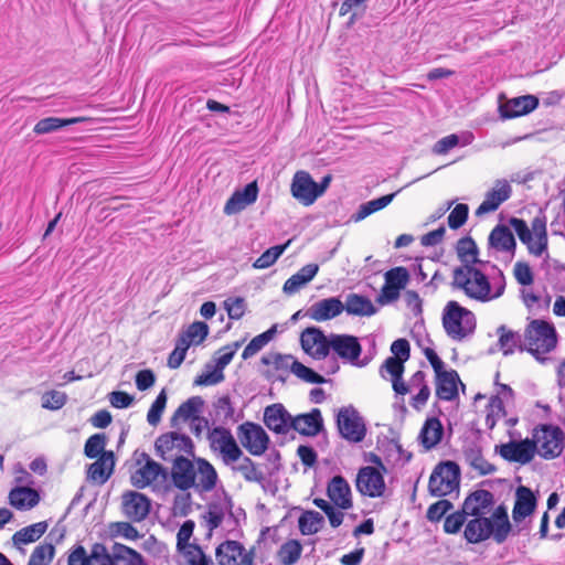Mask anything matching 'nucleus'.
<instances>
[{
    "instance_id": "63",
    "label": "nucleus",
    "mask_w": 565,
    "mask_h": 565,
    "mask_svg": "<svg viewBox=\"0 0 565 565\" xmlns=\"http://www.w3.org/2000/svg\"><path fill=\"white\" fill-rule=\"evenodd\" d=\"M452 508L449 500L440 499L428 507L426 518L430 522H439Z\"/></svg>"
},
{
    "instance_id": "53",
    "label": "nucleus",
    "mask_w": 565,
    "mask_h": 565,
    "mask_svg": "<svg viewBox=\"0 0 565 565\" xmlns=\"http://www.w3.org/2000/svg\"><path fill=\"white\" fill-rule=\"evenodd\" d=\"M291 239H288L285 244L273 246L266 249L254 263L255 269H266L274 265L277 259L282 255L286 248L290 245Z\"/></svg>"
},
{
    "instance_id": "28",
    "label": "nucleus",
    "mask_w": 565,
    "mask_h": 565,
    "mask_svg": "<svg viewBox=\"0 0 565 565\" xmlns=\"http://www.w3.org/2000/svg\"><path fill=\"white\" fill-rule=\"evenodd\" d=\"M407 394L411 392H416L415 395L412 396L409 404L415 411H422L429 397H430V387L426 380V373L423 371H416L411 377L408 383H406Z\"/></svg>"
},
{
    "instance_id": "15",
    "label": "nucleus",
    "mask_w": 565,
    "mask_h": 565,
    "mask_svg": "<svg viewBox=\"0 0 565 565\" xmlns=\"http://www.w3.org/2000/svg\"><path fill=\"white\" fill-rule=\"evenodd\" d=\"M67 565H114L113 553L100 543L94 544L89 554L83 545H76L68 554Z\"/></svg>"
},
{
    "instance_id": "43",
    "label": "nucleus",
    "mask_w": 565,
    "mask_h": 565,
    "mask_svg": "<svg viewBox=\"0 0 565 565\" xmlns=\"http://www.w3.org/2000/svg\"><path fill=\"white\" fill-rule=\"evenodd\" d=\"M344 310L352 316L370 317L376 312L372 301L362 295L350 294L345 299Z\"/></svg>"
},
{
    "instance_id": "26",
    "label": "nucleus",
    "mask_w": 565,
    "mask_h": 565,
    "mask_svg": "<svg viewBox=\"0 0 565 565\" xmlns=\"http://www.w3.org/2000/svg\"><path fill=\"white\" fill-rule=\"evenodd\" d=\"M539 106V98L533 95H523L508 99L499 106L500 116L512 119L530 114Z\"/></svg>"
},
{
    "instance_id": "61",
    "label": "nucleus",
    "mask_w": 565,
    "mask_h": 565,
    "mask_svg": "<svg viewBox=\"0 0 565 565\" xmlns=\"http://www.w3.org/2000/svg\"><path fill=\"white\" fill-rule=\"evenodd\" d=\"M469 215V206L465 203H458L449 213L447 222L451 230H458L465 225Z\"/></svg>"
},
{
    "instance_id": "8",
    "label": "nucleus",
    "mask_w": 565,
    "mask_h": 565,
    "mask_svg": "<svg viewBox=\"0 0 565 565\" xmlns=\"http://www.w3.org/2000/svg\"><path fill=\"white\" fill-rule=\"evenodd\" d=\"M138 468L130 477L131 484L138 489H145L150 486L159 484L167 478L162 465L150 458L147 452H140L136 459Z\"/></svg>"
},
{
    "instance_id": "32",
    "label": "nucleus",
    "mask_w": 565,
    "mask_h": 565,
    "mask_svg": "<svg viewBox=\"0 0 565 565\" xmlns=\"http://www.w3.org/2000/svg\"><path fill=\"white\" fill-rule=\"evenodd\" d=\"M115 468V455L111 450L103 452L96 461L89 465L87 477L90 481L104 484L110 478Z\"/></svg>"
},
{
    "instance_id": "44",
    "label": "nucleus",
    "mask_w": 565,
    "mask_h": 565,
    "mask_svg": "<svg viewBox=\"0 0 565 565\" xmlns=\"http://www.w3.org/2000/svg\"><path fill=\"white\" fill-rule=\"evenodd\" d=\"M113 562L114 565H146L139 552L120 543L113 545Z\"/></svg>"
},
{
    "instance_id": "5",
    "label": "nucleus",
    "mask_w": 565,
    "mask_h": 565,
    "mask_svg": "<svg viewBox=\"0 0 565 565\" xmlns=\"http://www.w3.org/2000/svg\"><path fill=\"white\" fill-rule=\"evenodd\" d=\"M441 322L446 334L455 341H462L477 328L475 313L456 300H449L445 305Z\"/></svg>"
},
{
    "instance_id": "41",
    "label": "nucleus",
    "mask_w": 565,
    "mask_h": 565,
    "mask_svg": "<svg viewBox=\"0 0 565 565\" xmlns=\"http://www.w3.org/2000/svg\"><path fill=\"white\" fill-rule=\"evenodd\" d=\"M404 363L405 361L402 359L388 356L382 365V370H385L391 375L393 391L402 396L407 394L406 383L403 380Z\"/></svg>"
},
{
    "instance_id": "59",
    "label": "nucleus",
    "mask_w": 565,
    "mask_h": 565,
    "mask_svg": "<svg viewBox=\"0 0 565 565\" xmlns=\"http://www.w3.org/2000/svg\"><path fill=\"white\" fill-rule=\"evenodd\" d=\"M512 274L514 279L522 288L532 286L534 282V273L530 264L524 260H518L513 265Z\"/></svg>"
},
{
    "instance_id": "50",
    "label": "nucleus",
    "mask_w": 565,
    "mask_h": 565,
    "mask_svg": "<svg viewBox=\"0 0 565 565\" xmlns=\"http://www.w3.org/2000/svg\"><path fill=\"white\" fill-rule=\"evenodd\" d=\"M466 461L481 476H487L495 471V467L490 463L482 455L479 448H469L465 451Z\"/></svg>"
},
{
    "instance_id": "51",
    "label": "nucleus",
    "mask_w": 565,
    "mask_h": 565,
    "mask_svg": "<svg viewBox=\"0 0 565 565\" xmlns=\"http://www.w3.org/2000/svg\"><path fill=\"white\" fill-rule=\"evenodd\" d=\"M456 253L462 264L479 263L478 247L472 237L466 236L460 238L456 245Z\"/></svg>"
},
{
    "instance_id": "49",
    "label": "nucleus",
    "mask_w": 565,
    "mask_h": 565,
    "mask_svg": "<svg viewBox=\"0 0 565 565\" xmlns=\"http://www.w3.org/2000/svg\"><path fill=\"white\" fill-rule=\"evenodd\" d=\"M394 196L395 193H391L361 204L356 213L352 216L353 221L360 222L369 215L386 207L393 201Z\"/></svg>"
},
{
    "instance_id": "9",
    "label": "nucleus",
    "mask_w": 565,
    "mask_h": 565,
    "mask_svg": "<svg viewBox=\"0 0 565 565\" xmlns=\"http://www.w3.org/2000/svg\"><path fill=\"white\" fill-rule=\"evenodd\" d=\"M207 439L211 449L218 451L226 465L236 462L243 456V451L237 445L231 430L223 426L212 428L209 431Z\"/></svg>"
},
{
    "instance_id": "13",
    "label": "nucleus",
    "mask_w": 565,
    "mask_h": 565,
    "mask_svg": "<svg viewBox=\"0 0 565 565\" xmlns=\"http://www.w3.org/2000/svg\"><path fill=\"white\" fill-rule=\"evenodd\" d=\"M218 565H255V550H247L241 542L227 540L215 551Z\"/></svg>"
},
{
    "instance_id": "30",
    "label": "nucleus",
    "mask_w": 565,
    "mask_h": 565,
    "mask_svg": "<svg viewBox=\"0 0 565 565\" xmlns=\"http://www.w3.org/2000/svg\"><path fill=\"white\" fill-rule=\"evenodd\" d=\"M537 499L534 492L525 486H519L515 491V501L512 509V518L520 522L530 516L536 508Z\"/></svg>"
},
{
    "instance_id": "38",
    "label": "nucleus",
    "mask_w": 565,
    "mask_h": 565,
    "mask_svg": "<svg viewBox=\"0 0 565 565\" xmlns=\"http://www.w3.org/2000/svg\"><path fill=\"white\" fill-rule=\"evenodd\" d=\"M436 395L443 401H454L458 397L459 375L455 370H445L435 375Z\"/></svg>"
},
{
    "instance_id": "54",
    "label": "nucleus",
    "mask_w": 565,
    "mask_h": 565,
    "mask_svg": "<svg viewBox=\"0 0 565 565\" xmlns=\"http://www.w3.org/2000/svg\"><path fill=\"white\" fill-rule=\"evenodd\" d=\"M55 547L51 543L39 544L31 553L26 565H51Z\"/></svg>"
},
{
    "instance_id": "36",
    "label": "nucleus",
    "mask_w": 565,
    "mask_h": 565,
    "mask_svg": "<svg viewBox=\"0 0 565 565\" xmlns=\"http://www.w3.org/2000/svg\"><path fill=\"white\" fill-rule=\"evenodd\" d=\"M498 335V347L503 355H512L515 352H525L523 345V333L520 334L518 331H514L502 324L497 328Z\"/></svg>"
},
{
    "instance_id": "6",
    "label": "nucleus",
    "mask_w": 565,
    "mask_h": 565,
    "mask_svg": "<svg viewBox=\"0 0 565 565\" xmlns=\"http://www.w3.org/2000/svg\"><path fill=\"white\" fill-rule=\"evenodd\" d=\"M459 488L460 467L458 463L451 460L439 462L429 477V494L436 498H444L452 493L458 494Z\"/></svg>"
},
{
    "instance_id": "2",
    "label": "nucleus",
    "mask_w": 565,
    "mask_h": 565,
    "mask_svg": "<svg viewBox=\"0 0 565 565\" xmlns=\"http://www.w3.org/2000/svg\"><path fill=\"white\" fill-rule=\"evenodd\" d=\"M172 481L181 491L194 489L199 493L211 492L216 488L218 475L214 466L201 457H178L173 460Z\"/></svg>"
},
{
    "instance_id": "35",
    "label": "nucleus",
    "mask_w": 565,
    "mask_h": 565,
    "mask_svg": "<svg viewBox=\"0 0 565 565\" xmlns=\"http://www.w3.org/2000/svg\"><path fill=\"white\" fill-rule=\"evenodd\" d=\"M520 299L532 315L548 310L552 301V297L545 290L542 292L535 290L532 286L520 289Z\"/></svg>"
},
{
    "instance_id": "12",
    "label": "nucleus",
    "mask_w": 565,
    "mask_h": 565,
    "mask_svg": "<svg viewBox=\"0 0 565 565\" xmlns=\"http://www.w3.org/2000/svg\"><path fill=\"white\" fill-rule=\"evenodd\" d=\"M237 437L242 446L253 456L264 455L269 446L265 429L253 422H245L237 427Z\"/></svg>"
},
{
    "instance_id": "29",
    "label": "nucleus",
    "mask_w": 565,
    "mask_h": 565,
    "mask_svg": "<svg viewBox=\"0 0 565 565\" xmlns=\"http://www.w3.org/2000/svg\"><path fill=\"white\" fill-rule=\"evenodd\" d=\"M495 540V529L491 523V519L487 516H472L466 524L463 536L469 543H480L490 536Z\"/></svg>"
},
{
    "instance_id": "56",
    "label": "nucleus",
    "mask_w": 565,
    "mask_h": 565,
    "mask_svg": "<svg viewBox=\"0 0 565 565\" xmlns=\"http://www.w3.org/2000/svg\"><path fill=\"white\" fill-rule=\"evenodd\" d=\"M275 333V328H271L250 340V342L245 347L242 353V358L244 360L255 355L258 351H260L273 338Z\"/></svg>"
},
{
    "instance_id": "60",
    "label": "nucleus",
    "mask_w": 565,
    "mask_h": 565,
    "mask_svg": "<svg viewBox=\"0 0 565 565\" xmlns=\"http://www.w3.org/2000/svg\"><path fill=\"white\" fill-rule=\"evenodd\" d=\"M195 523L192 520H186L180 526L177 533V550L183 553L189 550V546H198L195 543H190V539L193 535Z\"/></svg>"
},
{
    "instance_id": "42",
    "label": "nucleus",
    "mask_w": 565,
    "mask_h": 565,
    "mask_svg": "<svg viewBox=\"0 0 565 565\" xmlns=\"http://www.w3.org/2000/svg\"><path fill=\"white\" fill-rule=\"evenodd\" d=\"M319 266L317 264H307L302 266L296 274L290 276L284 284V291L286 294H295L309 281H311L318 274Z\"/></svg>"
},
{
    "instance_id": "58",
    "label": "nucleus",
    "mask_w": 565,
    "mask_h": 565,
    "mask_svg": "<svg viewBox=\"0 0 565 565\" xmlns=\"http://www.w3.org/2000/svg\"><path fill=\"white\" fill-rule=\"evenodd\" d=\"M290 370L297 377L307 383L322 384L326 382V379L322 375L318 374L312 369L306 366L297 360L292 361Z\"/></svg>"
},
{
    "instance_id": "45",
    "label": "nucleus",
    "mask_w": 565,
    "mask_h": 565,
    "mask_svg": "<svg viewBox=\"0 0 565 565\" xmlns=\"http://www.w3.org/2000/svg\"><path fill=\"white\" fill-rule=\"evenodd\" d=\"M46 530L47 523L45 521L38 522L17 531L12 536V541L15 545L30 544L42 537Z\"/></svg>"
},
{
    "instance_id": "48",
    "label": "nucleus",
    "mask_w": 565,
    "mask_h": 565,
    "mask_svg": "<svg viewBox=\"0 0 565 565\" xmlns=\"http://www.w3.org/2000/svg\"><path fill=\"white\" fill-rule=\"evenodd\" d=\"M491 523L495 529V542L502 543L508 537L511 524L508 518L507 509L499 505L491 514Z\"/></svg>"
},
{
    "instance_id": "37",
    "label": "nucleus",
    "mask_w": 565,
    "mask_h": 565,
    "mask_svg": "<svg viewBox=\"0 0 565 565\" xmlns=\"http://www.w3.org/2000/svg\"><path fill=\"white\" fill-rule=\"evenodd\" d=\"M204 406V401L201 396H192L183 402L173 413L171 417L172 425H177L178 422H202L206 420L200 417Z\"/></svg>"
},
{
    "instance_id": "11",
    "label": "nucleus",
    "mask_w": 565,
    "mask_h": 565,
    "mask_svg": "<svg viewBox=\"0 0 565 565\" xmlns=\"http://www.w3.org/2000/svg\"><path fill=\"white\" fill-rule=\"evenodd\" d=\"M154 446L157 452L164 459L169 456L174 460L179 456L185 457V455H193L194 451L192 439L177 431H169L161 435L157 438Z\"/></svg>"
},
{
    "instance_id": "10",
    "label": "nucleus",
    "mask_w": 565,
    "mask_h": 565,
    "mask_svg": "<svg viewBox=\"0 0 565 565\" xmlns=\"http://www.w3.org/2000/svg\"><path fill=\"white\" fill-rule=\"evenodd\" d=\"M337 426L340 435L351 443H360L366 435L364 420L352 405L338 411Z\"/></svg>"
},
{
    "instance_id": "31",
    "label": "nucleus",
    "mask_w": 565,
    "mask_h": 565,
    "mask_svg": "<svg viewBox=\"0 0 565 565\" xmlns=\"http://www.w3.org/2000/svg\"><path fill=\"white\" fill-rule=\"evenodd\" d=\"M323 428V419L320 409L312 408L307 414H300L292 417L291 429L303 436H317Z\"/></svg>"
},
{
    "instance_id": "25",
    "label": "nucleus",
    "mask_w": 565,
    "mask_h": 565,
    "mask_svg": "<svg viewBox=\"0 0 565 565\" xmlns=\"http://www.w3.org/2000/svg\"><path fill=\"white\" fill-rule=\"evenodd\" d=\"M344 311L343 302L337 298H326L312 303L306 316L313 321L322 322L340 316Z\"/></svg>"
},
{
    "instance_id": "52",
    "label": "nucleus",
    "mask_w": 565,
    "mask_h": 565,
    "mask_svg": "<svg viewBox=\"0 0 565 565\" xmlns=\"http://www.w3.org/2000/svg\"><path fill=\"white\" fill-rule=\"evenodd\" d=\"M209 334V326L202 321L191 323L178 338L179 341L191 344H201Z\"/></svg>"
},
{
    "instance_id": "55",
    "label": "nucleus",
    "mask_w": 565,
    "mask_h": 565,
    "mask_svg": "<svg viewBox=\"0 0 565 565\" xmlns=\"http://www.w3.org/2000/svg\"><path fill=\"white\" fill-rule=\"evenodd\" d=\"M238 465L234 468L248 482H257L262 479V472L255 462L246 456H242Z\"/></svg>"
},
{
    "instance_id": "22",
    "label": "nucleus",
    "mask_w": 565,
    "mask_h": 565,
    "mask_svg": "<svg viewBox=\"0 0 565 565\" xmlns=\"http://www.w3.org/2000/svg\"><path fill=\"white\" fill-rule=\"evenodd\" d=\"M330 350L341 360L356 364L362 353V347L354 335L331 334Z\"/></svg>"
},
{
    "instance_id": "19",
    "label": "nucleus",
    "mask_w": 565,
    "mask_h": 565,
    "mask_svg": "<svg viewBox=\"0 0 565 565\" xmlns=\"http://www.w3.org/2000/svg\"><path fill=\"white\" fill-rule=\"evenodd\" d=\"M302 350L313 359L321 360L330 352V338L316 327H309L301 332Z\"/></svg>"
},
{
    "instance_id": "1",
    "label": "nucleus",
    "mask_w": 565,
    "mask_h": 565,
    "mask_svg": "<svg viewBox=\"0 0 565 565\" xmlns=\"http://www.w3.org/2000/svg\"><path fill=\"white\" fill-rule=\"evenodd\" d=\"M450 286L462 291L469 299L489 302L500 298L505 290L504 276L500 273L499 281L493 282L473 264H461L452 270Z\"/></svg>"
},
{
    "instance_id": "16",
    "label": "nucleus",
    "mask_w": 565,
    "mask_h": 565,
    "mask_svg": "<svg viewBox=\"0 0 565 565\" xmlns=\"http://www.w3.org/2000/svg\"><path fill=\"white\" fill-rule=\"evenodd\" d=\"M355 486L362 495L370 498L382 497L386 489L383 473L372 466L360 468Z\"/></svg>"
},
{
    "instance_id": "46",
    "label": "nucleus",
    "mask_w": 565,
    "mask_h": 565,
    "mask_svg": "<svg viewBox=\"0 0 565 565\" xmlns=\"http://www.w3.org/2000/svg\"><path fill=\"white\" fill-rule=\"evenodd\" d=\"M324 524L323 516L317 511H305L298 519L299 531L302 535L318 533Z\"/></svg>"
},
{
    "instance_id": "17",
    "label": "nucleus",
    "mask_w": 565,
    "mask_h": 565,
    "mask_svg": "<svg viewBox=\"0 0 565 565\" xmlns=\"http://www.w3.org/2000/svg\"><path fill=\"white\" fill-rule=\"evenodd\" d=\"M495 451L509 462L526 465L531 462L535 456V443H532L530 438L520 441L511 440L507 444L495 446Z\"/></svg>"
},
{
    "instance_id": "34",
    "label": "nucleus",
    "mask_w": 565,
    "mask_h": 565,
    "mask_svg": "<svg viewBox=\"0 0 565 565\" xmlns=\"http://www.w3.org/2000/svg\"><path fill=\"white\" fill-rule=\"evenodd\" d=\"M489 247L500 253L514 254L516 248L515 237L505 224L495 225L488 237Z\"/></svg>"
},
{
    "instance_id": "64",
    "label": "nucleus",
    "mask_w": 565,
    "mask_h": 565,
    "mask_svg": "<svg viewBox=\"0 0 565 565\" xmlns=\"http://www.w3.org/2000/svg\"><path fill=\"white\" fill-rule=\"evenodd\" d=\"M189 565H213L212 559L198 546H189V550L182 553Z\"/></svg>"
},
{
    "instance_id": "3",
    "label": "nucleus",
    "mask_w": 565,
    "mask_h": 565,
    "mask_svg": "<svg viewBox=\"0 0 565 565\" xmlns=\"http://www.w3.org/2000/svg\"><path fill=\"white\" fill-rule=\"evenodd\" d=\"M557 344L558 333L552 322L544 319H527L523 330V345L526 353L537 362L544 363Z\"/></svg>"
},
{
    "instance_id": "23",
    "label": "nucleus",
    "mask_w": 565,
    "mask_h": 565,
    "mask_svg": "<svg viewBox=\"0 0 565 565\" xmlns=\"http://www.w3.org/2000/svg\"><path fill=\"white\" fill-rule=\"evenodd\" d=\"M264 423L273 433L286 435L292 427V416L282 404H271L264 411Z\"/></svg>"
},
{
    "instance_id": "33",
    "label": "nucleus",
    "mask_w": 565,
    "mask_h": 565,
    "mask_svg": "<svg viewBox=\"0 0 565 565\" xmlns=\"http://www.w3.org/2000/svg\"><path fill=\"white\" fill-rule=\"evenodd\" d=\"M327 493L331 502L341 510L352 508L351 488L342 476H334L327 488Z\"/></svg>"
},
{
    "instance_id": "27",
    "label": "nucleus",
    "mask_w": 565,
    "mask_h": 565,
    "mask_svg": "<svg viewBox=\"0 0 565 565\" xmlns=\"http://www.w3.org/2000/svg\"><path fill=\"white\" fill-rule=\"evenodd\" d=\"M258 196V185L253 181L245 185L243 190L235 191L224 205V213L233 215L243 211L248 205L253 204Z\"/></svg>"
},
{
    "instance_id": "40",
    "label": "nucleus",
    "mask_w": 565,
    "mask_h": 565,
    "mask_svg": "<svg viewBox=\"0 0 565 565\" xmlns=\"http://www.w3.org/2000/svg\"><path fill=\"white\" fill-rule=\"evenodd\" d=\"M444 437V426L437 417H428L419 431L418 439L426 450L435 448Z\"/></svg>"
},
{
    "instance_id": "24",
    "label": "nucleus",
    "mask_w": 565,
    "mask_h": 565,
    "mask_svg": "<svg viewBox=\"0 0 565 565\" xmlns=\"http://www.w3.org/2000/svg\"><path fill=\"white\" fill-rule=\"evenodd\" d=\"M494 504L493 494L484 489L471 492L463 501V513L468 516H487Z\"/></svg>"
},
{
    "instance_id": "21",
    "label": "nucleus",
    "mask_w": 565,
    "mask_h": 565,
    "mask_svg": "<svg viewBox=\"0 0 565 565\" xmlns=\"http://www.w3.org/2000/svg\"><path fill=\"white\" fill-rule=\"evenodd\" d=\"M121 508L124 514L132 522L143 521L151 509L150 499L137 491H127L122 494Z\"/></svg>"
},
{
    "instance_id": "20",
    "label": "nucleus",
    "mask_w": 565,
    "mask_h": 565,
    "mask_svg": "<svg viewBox=\"0 0 565 565\" xmlns=\"http://www.w3.org/2000/svg\"><path fill=\"white\" fill-rule=\"evenodd\" d=\"M291 195L302 205L310 206L318 199L316 191V181L309 172L298 170L290 184Z\"/></svg>"
},
{
    "instance_id": "47",
    "label": "nucleus",
    "mask_w": 565,
    "mask_h": 565,
    "mask_svg": "<svg viewBox=\"0 0 565 565\" xmlns=\"http://www.w3.org/2000/svg\"><path fill=\"white\" fill-rule=\"evenodd\" d=\"M302 553V545L298 540L286 541L277 551V559L281 565L296 564Z\"/></svg>"
},
{
    "instance_id": "62",
    "label": "nucleus",
    "mask_w": 565,
    "mask_h": 565,
    "mask_svg": "<svg viewBox=\"0 0 565 565\" xmlns=\"http://www.w3.org/2000/svg\"><path fill=\"white\" fill-rule=\"evenodd\" d=\"M63 127H66L65 118L46 117V118L40 119L35 124L33 131L36 135H45V134L56 131Z\"/></svg>"
},
{
    "instance_id": "14",
    "label": "nucleus",
    "mask_w": 565,
    "mask_h": 565,
    "mask_svg": "<svg viewBox=\"0 0 565 565\" xmlns=\"http://www.w3.org/2000/svg\"><path fill=\"white\" fill-rule=\"evenodd\" d=\"M408 281L409 273L405 267L398 266L387 270L384 275V285L376 298V301L380 305L395 302L399 298L401 291L407 286Z\"/></svg>"
},
{
    "instance_id": "7",
    "label": "nucleus",
    "mask_w": 565,
    "mask_h": 565,
    "mask_svg": "<svg viewBox=\"0 0 565 565\" xmlns=\"http://www.w3.org/2000/svg\"><path fill=\"white\" fill-rule=\"evenodd\" d=\"M532 443H535V454L544 459L561 456L565 446V435L558 426L540 425L533 431Z\"/></svg>"
},
{
    "instance_id": "57",
    "label": "nucleus",
    "mask_w": 565,
    "mask_h": 565,
    "mask_svg": "<svg viewBox=\"0 0 565 565\" xmlns=\"http://www.w3.org/2000/svg\"><path fill=\"white\" fill-rule=\"evenodd\" d=\"M107 437L105 434H94L85 443L84 454L87 458L94 459L106 452Z\"/></svg>"
},
{
    "instance_id": "18",
    "label": "nucleus",
    "mask_w": 565,
    "mask_h": 565,
    "mask_svg": "<svg viewBox=\"0 0 565 565\" xmlns=\"http://www.w3.org/2000/svg\"><path fill=\"white\" fill-rule=\"evenodd\" d=\"M512 195V185L505 179H498L493 186L487 191L484 200L476 210L477 216H482L495 212L502 203L508 201Z\"/></svg>"
},
{
    "instance_id": "39",
    "label": "nucleus",
    "mask_w": 565,
    "mask_h": 565,
    "mask_svg": "<svg viewBox=\"0 0 565 565\" xmlns=\"http://www.w3.org/2000/svg\"><path fill=\"white\" fill-rule=\"evenodd\" d=\"M9 503L19 511H28L36 507L41 500L38 490L30 487H15L9 492Z\"/></svg>"
},
{
    "instance_id": "4",
    "label": "nucleus",
    "mask_w": 565,
    "mask_h": 565,
    "mask_svg": "<svg viewBox=\"0 0 565 565\" xmlns=\"http://www.w3.org/2000/svg\"><path fill=\"white\" fill-rule=\"evenodd\" d=\"M509 225L514 230L520 242L530 255L541 257L548 248L547 220L545 214H537L531 222V227L523 218L512 216Z\"/></svg>"
}]
</instances>
